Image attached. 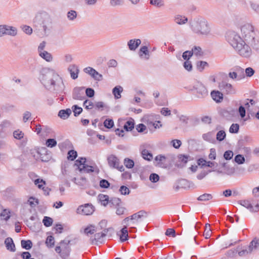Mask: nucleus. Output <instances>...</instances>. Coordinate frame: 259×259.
Returning a JSON list of instances; mask_svg holds the SVG:
<instances>
[{"label":"nucleus","instance_id":"nucleus-16","mask_svg":"<svg viewBox=\"0 0 259 259\" xmlns=\"http://www.w3.org/2000/svg\"><path fill=\"white\" fill-rule=\"evenodd\" d=\"M234 251L237 253L240 256H245L251 253L248 246H238L234 250Z\"/></svg>","mask_w":259,"mask_h":259},{"label":"nucleus","instance_id":"nucleus-21","mask_svg":"<svg viewBox=\"0 0 259 259\" xmlns=\"http://www.w3.org/2000/svg\"><path fill=\"white\" fill-rule=\"evenodd\" d=\"M151 50H138V54L141 59L147 60L149 58L151 52Z\"/></svg>","mask_w":259,"mask_h":259},{"label":"nucleus","instance_id":"nucleus-54","mask_svg":"<svg viewBox=\"0 0 259 259\" xmlns=\"http://www.w3.org/2000/svg\"><path fill=\"white\" fill-rule=\"evenodd\" d=\"M142 45L140 49H151V46L150 44V42L147 39H143L142 41H141Z\"/></svg>","mask_w":259,"mask_h":259},{"label":"nucleus","instance_id":"nucleus-57","mask_svg":"<svg viewBox=\"0 0 259 259\" xmlns=\"http://www.w3.org/2000/svg\"><path fill=\"white\" fill-rule=\"evenodd\" d=\"M34 184L37 185L39 189H44L43 186L46 184L45 182L42 179H37L34 182Z\"/></svg>","mask_w":259,"mask_h":259},{"label":"nucleus","instance_id":"nucleus-55","mask_svg":"<svg viewBox=\"0 0 259 259\" xmlns=\"http://www.w3.org/2000/svg\"><path fill=\"white\" fill-rule=\"evenodd\" d=\"M226 133L224 131H220L217 134V140L219 141H223L226 137Z\"/></svg>","mask_w":259,"mask_h":259},{"label":"nucleus","instance_id":"nucleus-35","mask_svg":"<svg viewBox=\"0 0 259 259\" xmlns=\"http://www.w3.org/2000/svg\"><path fill=\"white\" fill-rule=\"evenodd\" d=\"M134 121L133 119L127 121L124 125V129L126 131H131L134 128Z\"/></svg>","mask_w":259,"mask_h":259},{"label":"nucleus","instance_id":"nucleus-1","mask_svg":"<svg viewBox=\"0 0 259 259\" xmlns=\"http://www.w3.org/2000/svg\"><path fill=\"white\" fill-rule=\"evenodd\" d=\"M39 78L46 89L56 93H62L65 89L62 78L53 69L43 68Z\"/></svg>","mask_w":259,"mask_h":259},{"label":"nucleus","instance_id":"nucleus-23","mask_svg":"<svg viewBox=\"0 0 259 259\" xmlns=\"http://www.w3.org/2000/svg\"><path fill=\"white\" fill-rule=\"evenodd\" d=\"M188 21V18L181 15H176L174 17V21L179 25H183L186 24Z\"/></svg>","mask_w":259,"mask_h":259},{"label":"nucleus","instance_id":"nucleus-52","mask_svg":"<svg viewBox=\"0 0 259 259\" xmlns=\"http://www.w3.org/2000/svg\"><path fill=\"white\" fill-rule=\"evenodd\" d=\"M53 219L48 217H45L42 220V222L46 227H50L53 224Z\"/></svg>","mask_w":259,"mask_h":259},{"label":"nucleus","instance_id":"nucleus-5","mask_svg":"<svg viewBox=\"0 0 259 259\" xmlns=\"http://www.w3.org/2000/svg\"><path fill=\"white\" fill-rule=\"evenodd\" d=\"M226 38L228 43L233 49H248L247 42L233 30H228L226 33Z\"/></svg>","mask_w":259,"mask_h":259},{"label":"nucleus","instance_id":"nucleus-19","mask_svg":"<svg viewBox=\"0 0 259 259\" xmlns=\"http://www.w3.org/2000/svg\"><path fill=\"white\" fill-rule=\"evenodd\" d=\"M128 226L124 225V227L120 230V233L117 234L120 237V239L121 242H123L127 240L128 238V231L127 227Z\"/></svg>","mask_w":259,"mask_h":259},{"label":"nucleus","instance_id":"nucleus-4","mask_svg":"<svg viewBox=\"0 0 259 259\" xmlns=\"http://www.w3.org/2000/svg\"><path fill=\"white\" fill-rule=\"evenodd\" d=\"M189 24L191 30L198 35L207 36L210 33V24L202 17L197 16L190 20Z\"/></svg>","mask_w":259,"mask_h":259},{"label":"nucleus","instance_id":"nucleus-51","mask_svg":"<svg viewBox=\"0 0 259 259\" xmlns=\"http://www.w3.org/2000/svg\"><path fill=\"white\" fill-rule=\"evenodd\" d=\"M83 106L87 109H92L94 107L93 102L90 100H85L83 102Z\"/></svg>","mask_w":259,"mask_h":259},{"label":"nucleus","instance_id":"nucleus-10","mask_svg":"<svg viewBox=\"0 0 259 259\" xmlns=\"http://www.w3.org/2000/svg\"><path fill=\"white\" fill-rule=\"evenodd\" d=\"M108 162L110 167L116 168L120 171H123L124 170L123 165L120 164L118 158L113 155H111L108 157Z\"/></svg>","mask_w":259,"mask_h":259},{"label":"nucleus","instance_id":"nucleus-46","mask_svg":"<svg viewBox=\"0 0 259 259\" xmlns=\"http://www.w3.org/2000/svg\"><path fill=\"white\" fill-rule=\"evenodd\" d=\"M67 17L69 20L73 21L76 18L77 13L74 10H70L68 12Z\"/></svg>","mask_w":259,"mask_h":259},{"label":"nucleus","instance_id":"nucleus-56","mask_svg":"<svg viewBox=\"0 0 259 259\" xmlns=\"http://www.w3.org/2000/svg\"><path fill=\"white\" fill-rule=\"evenodd\" d=\"M54 238L52 236H49L47 237L46 243L47 245L50 247H52L54 245Z\"/></svg>","mask_w":259,"mask_h":259},{"label":"nucleus","instance_id":"nucleus-37","mask_svg":"<svg viewBox=\"0 0 259 259\" xmlns=\"http://www.w3.org/2000/svg\"><path fill=\"white\" fill-rule=\"evenodd\" d=\"M223 89L228 94L234 93V90L233 88L232 85L228 83H223L222 85Z\"/></svg>","mask_w":259,"mask_h":259},{"label":"nucleus","instance_id":"nucleus-50","mask_svg":"<svg viewBox=\"0 0 259 259\" xmlns=\"http://www.w3.org/2000/svg\"><path fill=\"white\" fill-rule=\"evenodd\" d=\"M46 145L48 147L53 148L57 145V141L54 139H49L46 141Z\"/></svg>","mask_w":259,"mask_h":259},{"label":"nucleus","instance_id":"nucleus-18","mask_svg":"<svg viewBox=\"0 0 259 259\" xmlns=\"http://www.w3.org/2000/svg\"><path fill=\"white\" fill-rule=\"evenodd\" d=\"M212 171H216L218 174H225L227 175L232 176L235 174V167H230L229 166L227 167L225 169V172H224L222 170L220 169H213V170H209L208 172H211Z\"/></svg>","mask_w":259,"mask_h":259},{"label":"nucleus","instance_id":"nucleus-34","mask_svg":"<svg viewBox=\"0 0 259 259\" xmlns=\"http://www.w3.org/2000/svg\"><path fill=\"white\" fill-rule=\"evenodd\" d=\"M96 232L97 231L95 227L93 225H90L87 227L84 230V233L88 236H90Z\"/></svg>","mask_w":259,"mask_h":259},{"label":"nucleus","instance_id":"nucleus-8","mask_svg":"<svg viewBox=\"0 0 259 259\" xmlns=\"http://www.w3.org/2000/svg\"><path fill=\"white\" fill-rule=\"evenodd\" d=\"M173 188L176 191H178L180 188H195V186L192 182H190L186 179H181L174 184Z\"/></svg>","mask_w":259,"mask_h":259},{"label":"nucleus","instance_id":"nucleus-27","mask_svg":"<svg viewBox=\"0 0 259 259\" xmlns=\"http://www.w3.org/2000/svg\"><path fill=\"white\" fill-rule=\"evenodd\" d=\"M114 201L117 204L116 213L117 215L123 214L125 208L120 204L121 202L120 200L119 199H116L114 200Z\"/></svg>","mask_w":259,"mask_h":259},{"label":"nucleus","instance_id":"nucleus-13","mask_svg":"<svg viewBox=\"0 0 259 259\" xmlns=\"http://www.w3.org/2000/svg\"><path fill=\"white\" fill-rule=\"evenodd\" d=\"M84 88L76 87L73 91L72 97L74 99L78 100H83L84 99L85 96L83 92Z\"/></svg>","mask_w":259,"mask_h":259},{"label":"nucleus","instance_id":"nucleus-61","mask_svg":"<svg viewBox=\"0 0 259 259\" xmlns=\"http://www.w3.org/2000/svg\"><path fill=\"white\" fill-rule=\"evenodd\" d=\"M233 152L231 150H228L225 152L224 157L226 160H230L233 156Z\"/></svg>","mask_w":259,"mask_h":259},{"label":"nucleus","instance_id":"nucleus-44","mask_svg":"<svg viewBox=\"0 0 259 259\" xmlns=\"http://www.w3.org/2000/svg\"><path fill=\"white\" fill-rule=\"evenodd\" d=\"M235 174L237 176H243L245 174V168L240 166L235 167Z\"/></svg>","mask_w":259,"mask_h":259},{"label":"nucleus","instance_id":"nucleus-15","mask_svg":"<svg viewBox=\"0 0 259 259\" xmlns=\"http://www.w3.org/2000/svg\"><path fill=\"white\" fill-rule=\"evenodd\" d=\"M197 96L199 98H202L208 95V92L205 87L202 83H198L196 85Z\"/></svg>","mask_w":259,"mask_h":259},{"label":"nucleus","instance_id":"nucleus-9","mask_svg":"<svg viewBox=\"0 0 259 259\" xmlns=\"http://www.w3.org/2000/svg\"><path fill=\"white\" fill-rule=\"evenodd\" d=\"M239 204L252 212H256L259 209L258 204L254 203L252 199L240 200Z\"/></svg>","mask_w":259,"mask_h":259},{"label":"nucleus","instance_id":"nucleus-59","mask_svg":"<svg viewBox=\"0 0 259 259\" xmlns=\"http://www.w3.org/2000/svg\"><path fill=\"white\" fill-rule=\"evenodd\" d=\"M183 66L188 71H191L192 70V65L189 60H186L184 63Z\"/></svg>","mask_w":259,"mask_h":259},{"label":"nucleus","instance_id":"nucleus-45","mask_svg":"<svg viewBox=\"0 0 259 259\" xmlns=\"http://www.w3.org/2000/svg\"><path fill=\"white\" fill-rule=\"evenodd\" d=\"M77 156V152L74 150H71L68 151L67 158L70 160H74Z\"/></svg>","mask_w":259,"mask_h":259},{"label":"nucleus","instance_id":"nucleus-32","mask_svg":"<svg viewBox=\"0 0 259 259\" xmlns=\"http://www.w3.org/2000/svg\"><path fill=\"white\" fill-rule=\"evenodd\" d=\"M123 91V88L121 86H116L113 88L112 93L115 99L121 98V93Z\"/></svg>","mask_w":259,"mask_h":259},{"label":"nucleus","instance_id":"nucleus-17","mask_svg":"<svg viewBox=\"0 0 259 259\" xmlns=\"http://www.w3.org/2000/svg\"><path fill=\"white\" fill-rule=\"evenodd\" d=\"M197 163L199 165H200L202 167H212L214 166H217L218 163L214 162H211L210 161H206L203 158H200L198 160Z\"/></svg>","mask_w":259,"mask_h":259},{"label":"nucleus","instance_id":"nucleus-39","mask_svg":"<svg viewBox=\"0 0 259 259\" xmlns=\"http://www.w3.org/2000/svg\"><path fill=\"white\" fill-rule=\"evenodd\" d=\"M149 3L157 8H161L164 6V2L163 0H150Z\"/></svg>","mask_w":259,"mask_h":259},{"label":"nucleus","instance_id":"nucleus-22","mask_svg":"<svg viewBox=\"0 0 259 259\" xmlns=\"http://www.w3.org/2000/svg\"><path fill=\"white\" fill-rule=\"evenodd\" d=\"M251 253L256 250L259 248V239L254 238L249 243L248 246Z\"/></svg>","mask_w":259,"mask_h":259},{"label":"nucleus","instance_id":"nucleus-58","mask_svg":"<svg viewBox=\"0 0 259 259\" xmlns=\"http://www.w3.org/2000/svg\"><path fill=\"white\" fill-rule=\"evenodd\" d=\"M207 65L208 64L206 62L199 61L197 63V68L200 71H202Z\"/></svg>","mask_w":259,"mask_h":259},{"label":"nucleus","instance_id":"nucleus-28","mask_svg":"<svg viewBox=\"0 0 259 259\" xmlns=\"http://www.w3.org/2000/svg\"><path fill=\"white\" fill-rule=\"evenodd\" d=\"M237 53L241 57L246 58H249L253 55L251 50H238Z\"/></svg>","mask_w":259,"mask_h":259},{"label":"nucleus","instance_id":"nucleus-43","mask_svg":"<svg viewBox=\"0 0 259 259\" xmlns=\"http://www.w3.org/2000/svg\"><path fill=\"white\" fill-rule=\"evenodd\" d=\"M234 161L238 164H242L245 162V159L242 155L238 154L235 157Z\"/></svg>","mask_w":259,"mask_h":259},{"label":"nucleus","instance_id":"nucleus-62","mask_svg":"<svg viewBox=\"0 0 259 259\" xmlns=\"http://www.w3.org/2000/svg\"><path fill=\"white\" fill-rule=\"evenodd\" d=\"M239 125L238 124H232L230 127L229 132L231 133H237L239 131Z\"/></svg>","mask_w":259,"mask_h":259},{"label":"nucleus","instance_id":"nucleus-11","mask_svg":"<svg viewBox=\"0 0 259 259\" xmlns=\"http://www.w3.org/2000/svg\"><path fill=\"white\" fill-rule=\"evenodd\" d=\"M94 211L92 205L85 204L84 205L79 206L77 209L76 212L78 214L88 215L92 214Z\"/></svg>","mask_w":259,"mask_h":259},{"label":"nucleus","instance_id":"nucleus-6","mask_svg":"<svg viewBox=\"0 0 259 259\" xmlns=\"http://www.w3.org/2000/svg\"><path fill=\"white\" fill-rule=\"evenodd\" d=\"M146 212L144 210H141L135 213L130 217L125 218L122 221V224L126 226H131L132 228H135L137 225L142 220L144 217H146Z\"/></svg>","mask_w":259,"mask_h":259},{"label":"nucleus","instance_id":"nucleus-48","mask_svg":"<svg viewBox=\"0 0 259 259\" xmlns=\"http://www.w3.org/2000/svg\"><path fill=\"white\" fill-rule=\"evenodd\" d=\"M212 198V196L211 194L205 193L199 196L197 199L199 201H207Z\"/></svg>","mask_w":259,"mask_h":259},{"label":"nucleus","instance_id":"nucleus-2","mask_svg":"<svg viewBox=\"0 0 259 259\" xmlns=\"http://www.w3.org/2000/svg\"><path fill=\"white\" fill-rule=\"evenodd\" d=\"M34 32L40 37L48 36L53 29V20L46 12L36 14L33 20Z\"/></svg>","mask_w":259,"mask_h":259},{"label":"nucleus","instance_id":"nucleus-24","mask_svg":"<svg viewBox=\"0 0 259 259\" xmlns=\"http://www.w3.org/2000/svg\"><path fill=\"white\" fill-rule=\"evenodd\" d=\"M39 55L42 58L47 62H51L53 60L52 55L45 50H41L39 52Z\"/></svg>","mask_w":259,"mask_h":259},{"label":"nucleus","instance_id":"nucleus-47","mask_svg":"<svg viewBox=\"0 0 259 259\" xmlns=\"http://www.w3.org/2000/svg\"><path fill=\"white\" fill-rule=\"evenodd\" d=\"M124 164L128 168H132L134 166V162L133 160L126 158L124 160Z\"/></svg>","mask_w":259,"mask_h":259},{"label":"nucleus","instance_id":"nucleus-63","mask_svg":"<svg viewBox=\"0 0 259 259\" xmlns=\"http://www.w3.org/2000/svg\"><path fill=\"white\" fill-rule=\"evenodd\" d=\"M104 125L106 127L110 128L114 125V122L112 119H106L104 122Z\"/></svg>","mask_w":259,"mask_h":259},{"label":"nucleus","instance_id":"nucleus-38","mask_svg":"<svg viewBox=\"0 0 259 259\" xmlns=\"http://www.w3.org/2000/svg\"><path fill=\"white\" fill-rule=\"evenodd\" d=\"M141 154L142 155L143 158L144 159L150 161L153 158L152 153H151L148 150L146 149L143 150L142 151Z\"/></svg>","mask_w":259,"mask_h":259},{"label":"nucleus","instance_id":"nucleus-30","mask_svg":"<svg viewBox=\"0 0 259 259\" xmlns=\"http://www.w3.org/2000/svg\"><path fill=\"white\" fill-rule=\"evenodd\" d=\"M7 249L12 251H15V246L13 241L11 238H7L5 241Z\"/></svg>","mask_w":259,"mask_h":259},{"label":"nucleus","instance_id":"nucleus-31","mask_svg":"<svg viewBox=\"0 0 259 259\" xmlns=\"http://www.w3.org/2000/svg\"><path fill=\"white\" fill-rule=\"evenodd\" d=\"M6 28L7 30L5 31V35H9L14 36L17 34V30L15 27L6 25Z\"/></svg>","mask_w":259,"mask_h":259},{"label":"nucleus","instance_id":"nucleus-42","mask_svg":"<svg viewBox=\"0 0 259 259\" xmlns=\"http://www.w3.org/2000/svg\"><path fill=\"white\" fill-rule=\"evenodd\" d=\"M203 235L206 239H208L211 236V230L210 228V225L209 224H206L205 225V230Z\"/></svg>","mask_w":259,"mask_h":259},{"label":"nucleus","instance_id":"nucleus-7","mask_svg":"<svg viewBox=\"0 0 259 259\" xmlns=\"http://www.w3.org/2000/svg\"><path fill=\"white\" fill-rule=\"evenodd\" d=\"M86 159L80 157L75 161V165L77 166L80 172H90L94 171L93 167L85 164Z\"/></svg>","mask_w":259,"mask_h":259},{"label":"nucleus","instance_id":"nucleus-14","mask_svg":"<svg viewBox=\"0 0 259 259\" xmlns=\"http://www.w3.org/2000/svg\"><path fill=\"white\" fill-rule=\"evenodd\" d=\"M67 70L70 73L72 79H76L78 77L79 69L77 65L75 64L70 65L67 68Z\"/></svg>","mask_w":259,"mask_h":259},{"label":"nucleus","instance_id":"nucleus-20","mask_svg":"<svg viewBox=\"0 0 259 259\" xmlns=\"http://www.w3.org/2000/svg\"><path fill=\"white\" fill-rule=\"evenodd\" d=\"M141 44V40L140 39H130L127 44L128 49H137Z\"/></svg>","mask_w":259,"mask_h":259},{"label":"nucleus","instance_id":"nucleus-60","mask_svg":"<svg viewBox=\"0 0 259 259\" xmlns=\"http://www.w3.org/2000/svg\"><path fill=\"white\" fill-rule=\"evenodd\" d=\"M70 240H62L60 242V244L62 245L63 248L66 249L68 252L70 251V248L68 245L70 243Z\"/></svg>","mask_w":259,"mask_h":259},{"label":"nucleus","instance_id":"nucleus-25","mask_svg":"<svg viewBox=\"0 0 259 259\" xmlns=\"http://www.w3.org/2000/svg\"><path fill=\"white\" fill-rule=\"evenodd\" d=\"M211 96L212 98L217 102H221L223 99V94L219 91H212Z\"/></svg>","mask_w":259,"mask_h":259},{"label":"nucleus","instance_id":"nucleus-53","mask_svg":"<svg viewBox=\"0 0 259 259\" xmlns=\"http://www.w3.org/2000/svg\"><path fill=\"white\" fill-rule=\"evenodd\" d=\"M193 50L192 51H186L183 53L182 57L185 60H189L190 58L193 54Z\"/></svg>","mask_w":259,"mask_h":259},{"label":"nucleus","instance_id":"nucleus-12","mask_svg":"<svg viewBox=\"0 0 259 259\" xmlns=\"http://www.w3.org/2000/svg\"><path fill=\"white\" fill-rule=\"evenodd\" d=\"M109 232V229L103 230V231L95 232L94 238L92 239L93 243H102L104 240V238Z\"/></svg>","mask_w":259,"mask_h":259},{"label":"nucleus","instance_id":"nucleus-49","mask_svg":"<svg viewBox=\"0 0 259 259\" xmlns=\"http://www.w3.org/2000/svg\"><path fill=\"white\" fill-rule=\"evenodd\" d=\"M72 111L75 116L79 115L82 111L81 107H78L77 105H73L72 107Z\"/></svg>","mask_w":259,"mask_h":259},{"label":"nucleus","instance_id":"nucleus-36","mask_svg":"<svg viewBox=\"0 0 259 259\" xmlns=\"http://www.w3.org/2000/svg\"><path fill=\"white\" fill-rule=\"evenodd\" d=\"M214 134L212 132H208L202 135L203 139L209 142H213L214 141Z\"/></svg>","mask_w":259,"mask_h":259},{"label":"nucleus","instance_id":"nucleus-3","mask_svg":"<svg viewBox=\"0 0 259 259\" xmlns=\"http://www.w3.org/2000/svg\"><path fill=\"white\" fill-rule=\"evenodd\" d=\"M240 30L243 37L247 42V48L258 49L259 32L255 29L250 23H245L240 27Z\"/></svg>","mask_w":259,"mask_h":259},{"label":"nucleus","instance_id":"nucleus-40","mask_svg":"<svg viewBox=\"0 0 259 259\" xmlns=\"http://www.w3.org/2000/svg\"><path fill=\"white\" fill-rule=\"evenodd\" d=\"M21 246L23 248H25L27 250L30 249L32 247V242L29 240H22L21 242Z\"/></svg>","mask_w":259,"mask_h":259},{"label":"nucleus","instance_id":"nucleus-33","mask_svg":"<svg viewBox=\"0 0 259 259\" xmlns=\"http://www.w3.org/2000/svg\"><path fill=\"white\" fill-rule=\"evenodd\" d=\"M107 227V222L105 220L101 221L98 224V225L96 227V231L100 232L103 231V230L109 229V231L111 230V228H106Z\"/></svg>","mask_w":259,"mask_h":259},{"label":"nucleus","instance_id":"nucleus-41","mask_svg":"<svg viewBox=\"0 0 259 259\" xmlns=\"http://www.w3.org/2000/svg\"><path fill=\"white\" fill-rule=\"evenodd\" d=\"M98 198L101 204L104 206H106L108 204L109 197L107 195L100 194L98 196Z\"/></svg>","mask_w":259,"mask_h":259},{"label":"nucleus","instance_id":"nucleus-64","mask_svg":"<svg viewBox=\"0 0 259 259\" xmlns=\"http://www.w3.org/2000/svg\"><path fill=\"white\" fill-rule=\"evenodd\" d=\"M23 31L27 34H31L32 32V29L31 27L27 25H23L22 26Z\"/></svg>","mask_w":259,"mask_h":259},{"label":"nucleus","instance_id":"nucleus-26","mask_svg":"<svg viewBox=\"0 0 259 259\" xmlns=\"http://www.w3.org/2000/svg\"><path fill=\"white\" fill-rule=\"evenodd\" d=\"M155 161L156 162V165L159 167H163L164 166L166 161V157L162 155H159L155 157Z\"/></svg>","mask_w":259,"mask_h":259},{"label":"nucleus","instance_id":"nucleus-29","mask_svg":"<svg viewBox=\"0 0 259 259\" xmlns=\"http://www.w3.org/2000/svg\"><path fill=\"white\" fill-rule=\"evenodd\" d=\"M71 113L72 110L70 109L61 110L58 113V116H59L62 119H66L68 118Z\"/></svg>","mask_w":259,"mask_h":259}]
</instances>
